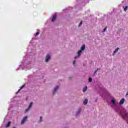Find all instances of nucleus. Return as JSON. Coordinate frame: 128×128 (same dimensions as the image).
Instances as JSON below:
<instances>
[{
	"instance_id": "1",
	"label": "nucleus",
	"mask_w": 128,
	"mask_h": 128,
	"mask_svg": "<svg viewBox=\"0 0 128 128\" xmlns=\"http://www.w3.org/2000/svg\"><path fill=\"white\" fill-rule=\"evenodd\" d=\"M100 88V90H101L102 92H104L108 93V90H106V88H104V87L103 86H101Z\"/></svg>"
},
{
	"instance_id": "2",
	"label": "nucleus",
	"mask_w": 128,
	"mask_h": 128,
	"mask_svg": "<svg viewBox=\"0 0 128 128\" xmlns=\"http://www.w3.org/2000/svg\"><path fill=\"white\" fill-rule=\"evenodd\" d=\"M50 54H48L46 57L45 62H48L50 60Z\"/></svg>"
},
{
	"instance_id": "3",
	"label": "nucleus",
	"mask_w": 128,
	"mask_h": 128,
	"mask_svg": "<svg viewBox=\"0 0 128 128\" xmlns=\"http://www.w3.org/2000/svg\"><path fill=\"white\" fill-rule=\"evenodd\" d=\"M124 98H122L120 100V102H119V104H120V106H122V104H124Z\"/></svg>"
},
{
	"instance_id": "4",
	"label": "nucleus",
	"mask_w": 128,
	"mask_h": 128,
	"mask_svg": "<svg viewBox=\"0 0 128 128\" xmlns=\"http://www.w3.org/2000/svg\"><path fill=\"white\" fill-rule=\"evenodd\" d=\"M26 118H28V116H24L22 120L21 121V124H23L24 123V122L26 121Z\"/></svg>"
},
{
	"instance_id": "5",
	"label": "nucleus",
	"mask_w": 128,
	"mask_h": 128,
	"mask_svg": "<svg viewBox=\"0 0 128 128\" xmlns=\"http://www.w3.org/2000/svg\"><path fill=\"white\" fill-rule=\"evenodd\" d=\"M86 49V44H83L80 48V52Z\"/></svg>"
},
{
	"instance_id": "6",
	"label": "nucleus",
	"mask_w": 128,
	"mask_h": 128,
	"mask_svg": "<svg viewBox=\"0 0 128 128\" xmlns=\"http://www.w3.org/2000/svg\"><path fill=\"white\" fill-rule=\"evenodd\" d=\"M56 14H55L53 16L52 19V22H54V20H56Z\"/></svg>"
},
{
	"instance_id": "7",
	"label": "nucleus",
	"mask_w": 128,
	"mask_h": 128,
	"mask_svg": "<svg viewBox=\"0 0 128 128\" xmlns=\"http://www.w3.org/2000/svg\"><path fill=\"white\" fill-rule=\"evenodd\" d=\"M80 50H79L78 52V56H75L74 58V60H76V58H80Z\"/></svg>"
},
{
	"instance_id": "8",
	"label": "nucleus",
	"mask_w": 128,
	"mask_h": 128,
	"mask_svg": "<svg viewBox=\"0 0 128 128\" xmlns=\"http://www.w3.org/2000/svg\"><path fill=\"white\" fill-rule=\"evenodd\" d=\"M86 90H88V86H85L82 89L83 92H86Z\"/></svg>"
},
{
	"instance_id": "9",
	"label": "nucleus",
	"mask_w": 128,
	"mask_h": 128,
	"mask_svg": "<svg viewBox=\"0 0 128 128\" xmlns=\"http://www.w3.org/2000/svg\"><path fill=\"white\" fill-rule=\"evenodd\" d=\"M58 86H56V88H54L53 90V94H54V92H56L58 90Z\"/></svg>"
},
{
	"instance_id": "10",
	"label": "nucleus",
	"mask_w": 128,
	"mask_h": 128,
	"mask_svg": "<svg viewBox=\"0 0 128 128\" xmlns=\"http://www.w3.org/2000/svg\"><path fill=\"white\" fill-rule=\"evenodd\" d=\"M118 50H120V48H118L116 49V50L114 51L113 53V56H114L116 52H118Z\"/></svg>"
},
{
	"instance_id": "11",
	"label": "nucleus",
	"mask_w": 128,
	"mask_h": 128,
	"mask_svg": "<svg viewBox=\"0 0 128 128\" xmlns=\"http://www.w3.org/2000/svg\"><path fill=\"white\" fill-rule=\"evenodd\" d=\"M88 99H85L84 100V104H88Z\"/></svg>"
},
{
	"instance_id": "12",
	"label": "nucleus",
	"mask_w": 128,
	"mask_h": 128,
	"mask_svg": "<svg viewBox=\"0 0 128 128\" xmlns=\"http://www.w3.org/2000/svg\"><path fill=\"white\" fill-rule=\"evenodd\" d=\"M10 126V122H8V123L7 124H6V128H8V126Z\"/></svg>"
},
{
	"instance_id": "13",
	"label": "nucleus",
	"mask_w": 128,
	"mask_h": 128,
	"mask_svg": "<svg viewBox=\"0 0 128 128\" xmlns=\"http://www.w3.org/2000/svg\"><path fill=\"white\" fill-rule=\"evenodd\" d=\"M32 102H31L30 103V104L29 105L28 108H32Z\"/></svg>"
},
{
	"instance_id": "14",
	"label": "nucleus",
	"mask_w": 128,
	"mask_h": 128,
	"mask_svg": "<svg viewBox=\"0 0 128 128\" xmlns=\"http://www.w3.org/2000/svg\"><path fill=\"white\" fill-rule=\"evenodd\" d=\"M22 88H24V85H23L21 86L20 88V90H18V92H20V90H22Z\"/></svg>"
},
{
	"instance_id": "15",
	"label": "nucleus",
	"mask_w": 128,
	"mask_h": 128,
	"mask_svg": "<svg viewBox=\"0 0 128 128\" xmlns=\"http://www.w3.org/2000/svg\"><path fill=\"white\" fill-rule=\"evenodd\" d=\"M88 82H92V78H89Z\"/></svg>"
},
{
	"instance_id": "16",
	"label": "nucleus",
	"mask_w": 128,
	"mask_h": 128,
	"mask_svg": "<svg viewBox=\"0 0 128 128\" xmlns=\"http://www.w3.org/2000/svg\"><path fill=\"white\" fill-rule=\"evenodd\" d=\"M128 6H126V7H125L124 8V12H126V10H128Z\"/></svg>"
},
{
	"instance_id": "17",
	"label": "nucleus",
	"mask_w": 128,
	"mask_h": 128,
	"mask_svg": "<svg viewBox=\"0 0 128 128\" xmlns=\"http://www.w3.org/2000/svg\"><path fill=\"white\" fill-rule=\"evenodd\" d=\"M98 69H97L96 70H95V72H94V76H96V72H98Z\"/></svg>"
},
{
	"instance_id": "18",
	"label": "nucleus",
	"mask_w": 128,
	"mask_h": 128,
	"mask_svg": "<svg viewBox=\"0 0 128 128\" xmlns=\"http://www.w3.org/2000/svg\"><path fill=\"white\" fill-rule=\"evenodd\" d=\"M28 110H30V108H28L26 110L25 112H28Z\"/></svg>"
},
{
	"instance_id": "19",
	"label": "nucleus",
	"mask_w": 128,
	"mask_h": 128,
	"mask_svg": "<svg viewBox=\"0 0 128 128\" xmlns=\"http://www.w3.org/2000/svg\"><path fill=\"white\" fill-rule=\"evenodd\" d=\"M38 34H40V32H37L36 34V36H38Z\"/></svg>"
},
{
	"instance_id": "20",
	"label": "nucleus",
	"mask_w": 128,
	"mask_h": 128,
	"mask_svg": "<svg viewBox=\"0 0 128 128\" xmlns=\"http://www.w3.org/2000/svg\"><path fill=\"white\" fill-rule=\"evenodd\" d=\"M106 27L104 30H103V32H106Z\"/></svg>"
},
{
	"instance_id": "21",
	"label": "nucleus",
	"mask_w": 128,
	"mask_h": 128,
	"mask_svg": "<svg viewBox=\"0 0 128 128\" xmlns=\"http://www.w3.org/2000/svg\"><path fill=\"white\" fill-rule=\"evenodd\" d=\"M42 117L40 116V122H42Z\"/></svg>"
},
{
	"instance_id": "22",
	"label": "nucleus",
	"mask_w": 128,
	"mask_h": 128,
	"mask_svg": "<svg viewBox=\"0 0 128 128\" xmlns=\"http://www.w3.org/2000/svg\"><path fill=\"white\" fill-rule=\"evenodd\" d=\"M74 62H76V60H74L72 62L74 65Z\"/></svg>"
},
{
	"instance_id": "23",
	"label": "nucleus",
	"mask_w": 128,
	"mask_h": 128,
	"mask_svg": "<svg viewBox=\"0 0 128 128\" xmlns=\"http://www.w3.org/2000/svg\"><path fill=\"white\" fill-rule=\"evenodd\" d=\"M128 92H127V93L126 94V96L128 97Z\"/></svg>"
},
{
	"instance_id": "24",
	"label": "nucleus",
	"mask_w": 128,
	"mask_h": 128,
	"mask_svg": "<svg viewBox=\"0 0 128 128\" xmlns=\"http://www.w3.org/2000/svg\"><path fill=\"white\" fill-rule=\"evenodd\" d=\"M98 102V99H96V100H95V102Z\"/></svg>"
},
{
	"instance_id": "25",
	"label": "nucleus",
	"mask_w": 128,
	"mask_h": 128,
	"mask_svg": "<svg viewBox=\"0 0 128 128\" xmlns=\"http://www.w3.org/2000/svg\"><path fill=\"white\" fill-rule=\"evenodd\" d=\"M78 26H80V23L79 24Z\"/></svg>"
},
{
	"instance_id": "26",
	"label": "nucleus",
	"mask_w": 128,
	"mask_h": 128,
	"mask_svg": "<svg viewBox=\"0 0 128 128\" xmlns=\"http://www.w3.org/2000/svg\"><path fill=\"white\" fill-rule=\"evenodd\" d=\"M84 4H86V3H84Z\"/></svg>"
},
{
	"instance_id": "27",
	"label": "nucleus",
	"mask_w": 128,
	"mask_h": 128,
	"mask_svg": "<svg viewBox=\"0 0 128 128\" xmlns=\"http://www.w3.org/2000/svg\"><path fill=\"white\" fill-rule=\"evenodd\" d=\"M80 24H82V22H80Z\"/></svg>"
}]
</instances>
